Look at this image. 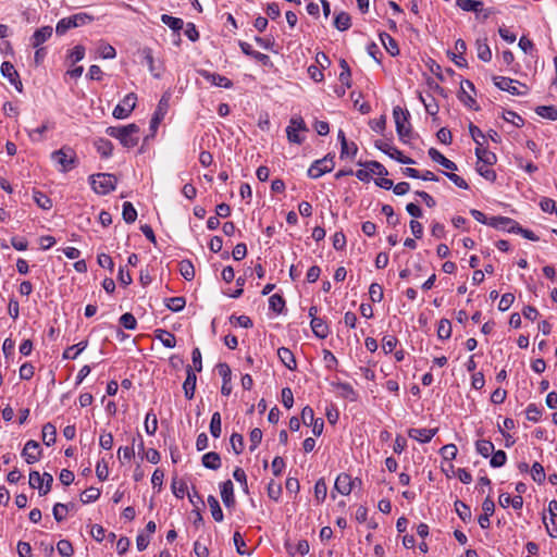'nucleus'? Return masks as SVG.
Wrapping results in <instances>:
<instances>
[{
  "label": "nucleus",
  "mask_w": 557,
  "mask_h": 557,
  "mask_svg": "<svg viewBox=\"0 0 557 557\" xmlns=\"http://www.w3.org/2000/svg\"><path fill=\"white\" fill-rule=\"evenodd\" d=\"M106 133L110 137L119 139L126 148H133L139 141V127L134 123L126 126H110L107 128Z\"/></svg>",
  "instance_id": "obj_1"
},
{
  "label": "nucleus",
  "mask_w": 557,
  "mask_h": 557,
  "mask_svg": "<svg viewBox=\"0 0 557 557\" xmlns=\"http://www.w3.org/2000/svg\"><path fill=\"white\" fill-rule=\"evenodd\" d=\"M393 116L396 124V131L399 139L404 143H408L411 138V127L409 123V112L403 110L400 107H395L393 110Z\"/></svg>",
  "instance_id": "obj_2"
},
{
  "label": "nucleus",
  "mask_w": 557,
  "mask_h": 557,
  "mask_svg": "<svg viewBox=\"0 0 557 557\" xmlns=\"http://www.w3.org/2000/svg\"><path fill=\"white\" fill-rule=\"evenodd\" d=\"M51 159L61 166L62 172H69L77 164L76 152L69 146H63L61 149L53 151Z\"/></svg>",
  "instance_id": "obj_3"
},
{
  "label": "nucleus",
  "mask_w": 557,
  "mask_h": 557,
  "mask_svg": "<svg viewBox=\"0 0 557 557\" xmlns=\"http://www.w3.org/2000/svg\"><path fill=\"white\" fill-rule=\"evenodd\" d=\"M90 185L95 193L107 195L115 189L116 178L113 174L98 173L90 176Z\"/></svg>",
  "instance_id": "obj_4"
},
{
  "label": "nucleus",
  "mask_w": 557,
  "mask_h": 557,
  "mask_svg": "<svg viewBox=\"0 0 557 557\" xmlns=\"http://www.w3.org/2000/svg\"><path fill=\"white\" fill-rule=\"evenodd\" d=\"M494 84L500 89L508 91L511 95H524L527 92V86L520 84L518 81L505 77V76H494Z\"/></svg>",
  "instance_id": "obj_5"
},
{
  "label": "nucleus",
  "mask_w": 557,
  "mask_h": 557,
  "mask_svg": "<svg viewBox=\"0 0 557 557\" xmlns=\"http://www.w3.org/2000/svg\"><path fill=\"white\" fill-rule=\"evenodd\" d=\"M137 96L134 92H129L124 97L122 103L117 104L113 110V116L115 119H126L136 107Z\"/></svg>",
  "instance_id": "obj_6"
},
{
  "label": "nucleus",
  "mask_w": 557,
  "mask_h": 557,
  "mask_svg": "<svg viewBox=\"0 0 557 557\" xmlns=\"http://www.w3.org/2000/svg\"><path fill=\"white\" fill-rule=\"evenodd\" d=\"M468 90H471V91H475L474 89V85L472 82L468 81V79H465L460 83V90L458 92V99L469 109H472V110H479V107L476 104V101L475 99L470 95V92Z\"/></svg>",
  "instance_id": "obj_7"
},
{
  "label": "nucleus",
  "mask_w": 557,
  "mask_h": 557,
  "mask_svg": "<svg viewBox=\"0 0 557 557\" xmlns=\"http://www.w3.org/2000/svg\"><path fill=\"white\" fill-rule=\"evenodd\" d=\"M334 168L333 158L329 156L321 160H317L308 170V175L312 178H318L326 172L332 171Z\"/></svg>",
  "instance_id": "obj_8"
},
{
  "label": "nucleus",
  "mask_w": 557,
  "mask_h": 557,
  "mask_svg": "<svg viewBox=\"0 0 557 557\" xmlns=\"http://www.w3.org/2000/svg\"><path fill=\"white\" fill-rule=\"evenodd\" d=\"M22 456L25 458V461L28 465L37 462L41 457V448L39 443L34 440H29L22 450Z\"/></svg>",
  "instance_id": "obj_9"
},
{
  "label": "nucleus",
  "mask_w": 557,
  "mask_h": 557,
  "mask_svg": "<svg viewBox=\"0 0 557 557\" xmlns=\"http://www.w3.org/2000/svg\"><path fill=\"white\" fill-rule=\"evenodd\" d=\"M488 225L496 228L513 233L518 228V222L507 216H492L488 220Z\"/></svg>",
  "instance_id": "obj_10"
},
{
  "label": "nucleus",
  "mask_w": 557,
  "mask_h": 557,
  "mask_svg": "<svg viewBox=\"0 0 557 557\" xmlns=\"http://www.w3.org/2000/svg\"><path fill=\"white\" fill-rule=\"evenodd\" d=\"M216 369H218V372L221 375L222 381H223L222 387H221V393L224 396H228L232 393V385H231L232 371H231V368H230V366L227 363L220 362V363H218Z\"/></svg>",
  "instance_id": "obj_11"
},
{
  "label": "nucleus",
  "mask_w": 557,
  "mask_h": 557,
  "mask_svg": "<svg viewBox=\"0 0 557 557\" xmlns=\"http://www.w3.org/2000/svg\"><path fill=\"white\" fill-rule=\"evenodd\" d=\"M198 74L209 81L212 85L224 87V88H232L233 83L227 77L220 75L218 73H211L207 70H198Z\"/></svg>",
  "instance_id": "obj_12"
},
{
  "label": "nucleus",
  "mask_w": 557,
  "mask_h": 557,
  "mask_svg": "<svg viewBox=\"0 0 557 557\" xmlns=\"http://www.w3.org/2000/svg\"><path fill=\"white\" fill-rule=\"evenodd\" d=\"M196 383H197L196 372L193 370V368L190 366H188L186 369V379L183 383V389H184L185 397L189 400L193 399L195 396Z\"/></svg>",
  "instance_id": "obj_13"
},
{
  "label": "nucleus",
  "mask_w": 557,
  "mask_h": 557,
  "mask_svg": "<svg viewBox=\"0 0 557 557\" xmlns=\"http://www.w3.org/2000/svg\"><path fill=\"white\" fill-rule=\"evenodd\" d=\"M1 73L10 81L12 85L15 86L18 91H22V83L20 81L18 73L15 71L11 62L4 61L1 64Z\"/></svg>",
  "instance_id": "obj_14"
},
{
  "label": "nucleus",
  "mask_w": 557,
  "mask_h": 557,
  "mask_svg": "<svg viewBox=\"0 0 557 557\" xmlns=\"http://www.w3.org/2000/svg\"><path fill=\"white\" fill-rule=\"evenodd\" d=\"M221 498L223 504L227 508H234L236 500L234 497V485L231 480H227L221 484Z\"/></svg>",
  "instance_id": "obj_15"
},
{
  "label": "nucleus",
  "mask_w": 557,
  "mask_h": 557,
  "mask_svg": "<svg viewBox=\"0 0 557 557\" xmlns=\"http://www.w3.org/2000/svg\"><path fill=\"white\" fill-rule=\"evenodd\" d=\"M337 494L339 496L345 497L348 495V474L341 473L334 483V488L331 492V497L333 500H336Z\"/></svg>",
  "instance_id": "obj_16"
},
{
  "label": "nucleus",
  "mask_w": 557,
  "mask_h": 557,
  "mask_svg": "<svg viewBox=\"0 0 557 557\" xmlns=\"http://www.w3.org/2000/svg\"><path fill=\"white\" fill-rule=\"evenodd\" d=\"M436 432L437 429H410L408 435L420 443H429Z\"/></svg>",
  "instance_id": "obj_17"
},
{
  "label": "nucleus",
  "mask_w": 557,
  "mask_h": 557,
  "mask_svg": "<svg viewBox=\"0 0 557 557\" xmlns=\"http://www.w3.org/2000/svg\"><path fill=\"white\" fill-rule=\"evenodd\" d=\"M52 32L53 29L51 26H42L41 28H38L30 38L32 46L34 48H38L52 36Z\"/></svg>",
  "instance_id": "obj_18"
},
{
  "label": "nucleus",
  "mask_w": 557,
  "mask_h": 557,
  "mask_svg": "<svg viewBox=\"0 0 557 557\" xmlns=\"http://www.w3.org/2000/svg\"><path fill=\"white\" fill-rule=\"evenodd\" d=\"M429 157L432 161L440 163L442 166L449 171H456L457 165L451 160L447 159L444 154H442L437 149L431 148L429 149Z\"/></svg>",
  "instance_id": "obj_19"
},
{
  "label": "nucleus",
  "mask_w": 557,
  "mask_h": 557,
  "mask_svg": "<svg viewBox=\"0 0 557 557\" xmlns=\"http://www.w3.org/2000/svg\"><path fill=\"white\" fill-rule=\"evenodd\" d=\"M475 156L479 160L478 163L480 164L493 165L497 161L496 154L484 148L482 145L475 148Z\"/></svg>",
  "instance_id": "obj_20"
},
{
  "label": "nucleus",
  "mask_w": 557,
  "mask_h": 557,
  "mask_svg": "<svg viewBox=\"0 0 557 557\" xmlns=\"http://www.w3.org/2000/svg\"><path fill=\"white\" fill-rule=\"evenodd\" d=\"M277 356L282 363L289 370H295L297 367L294 354L286 347L277 349Z\"/></svg>",
  "instance_id": "obj_21"
},
{
  "label": "nucleus",
  "mask_w": 557,
  "mask_h": 557,
  "mask_svg": "<svg viewBox=\"0 0 557 557\" xmlns=\"http://www.w3.org/2000/svg\"><path fill=\"white\" fill-rule=\"evenodd\" d=\"M380 39L385 47L386 51L392 55L396 57L399 54V47L397 41L387 33L380 34Z\"/></svg>",
  "instance_id": "obj_22"
},
{
  "label": "nucleus",
  "mask_w": 557,
  "mask_h": 557,
  "mask_svg": "<svg viewBox=\"0 0 557 557\" xmlns=\"http://www.w3.org/2000/svg\"><path fill=\"white\" fill-rule=\"evenodd\" d=\"M201 461L206 468L211 470H218L221 467V457L215 451L205 454Z\"/></svg>",
  "instance_id": "obj_23"
},
{
  "label": "nucleus",
  "mask_w": 557,
  "mask_h": 557,
  "mask_svg": "<svg viewBox=\"0 0 557 557\" xmlns=\"http://www.w3.org/2000/svg\"><path fill=\"white\" fill-rule=\"evenodd\" d=\"M311 329L312 332L320 338H325L329 334V327L327 324L320 318L313 317L311 319Z\"/></svg>",
  "instance_id": "obj_24"
},
{
  "label": "nucleus",
  "mask_w": 557,
  "mask_h": 557,
  "mask_svg": "<svg viewBox=\"0 0 557 557\" xmlns=\"http://www.w3.org/2000/svg\"><path fill=\"white\" fill-rule=\"evenodd\" d=\"M156 338L160 339V342L168 348H174L176 345V337L169 331L165 330H156L154 331Z\"/></svg>",
  "instance_id": "obj_25"
},
{
  "label": "nucleus",
  "mask_w": 557,
  "mask_h": 557,
  "mask_svg": "<svg viewBox=\"0 0 557 557\" xmlns=\"http://www.w3.org/2000/svg\"><path fill=\"white\" fill-rule=\"evenodd\" d=\"M57 440V429L55 426L47 422L42 426V441L47 446H51L55 443Z\"/></svg>",
  "instance_id": "obj_26"
},
{
  "label": "nucleus",
  "mask_w": 557,
  "mask_h": 557,
  "mask_svg": "<svg viewBox=\"0 0 557 557\" xmlns=\"http://www.w3.org/2000/svg\"><path fill=\"white\" fill-rule=\"evenodd\" d=\"M375 147L394 160L401 157V151L387 141L377 140Z\"/></svg>",
  "instance_id": "obj_27"
},
{
  "label": "nucleus",
  "mask_w": 557,
  "mask_h": 557,
  "mask_svg": "<svg viewBox=\"0 0 557 557\" xmlns=\"http://www.w3.org/2000/svg\"><path fill=\"white\" fill-rule=\"evenodd\" d=\"M88 346L87 341L79 342L76 345H73L71 347H67L63 352V359H76L77 356L86 349Z\"/></svg>",
  "instance_id": "obj_28"
},
{
  "label": "nucleus",
  "mask_w": 557,
  "mask_h": 557,
  "mask_svg": "<svg viewBox=\"0 0 557 557\" xmlns=\"http://www.w3.org/2000/svg\"><path fill=\"white\" fill-rule=\"evenodd\" d=\"M476 52H478V58L484 62H488L491 61L492 59V51L488 47V45L486 44V39H478L476 40Z\"/></svg>",
  "instance_id": "obj_29"
},
{
  "label": "nucleus",
  "mask_w": 557,
  "mask_h": 557,
  "mask_svg": "<svg viewBox=\"0 0 557 557\" xmlns=\"http://www.w3.org/2000/svg\"><path fill=\"white\" fill-rule=\"evenodd\" d=\"M208 505L210 507L212 518L216 522H221L223 520V518H224L223 511L221 509V506H220L218 499L213 495H210L208 497Z\"/></svg>",
  "instance_id": "obj_30"
},
{
  "label": "nucleus",
  "mask_w": 557,
  "mask_h": 557,
  "mask_svg": "<svg viewBox=\"0 0 557 557\" xmlns=\"http://www.w3.org/2000/svg\"><path fill=\"white\" fill-rule=\"evenodd\" d=\"M457 5L467 12H480L483 8V2L478 0H457Z\"/></svg>",
  "instance_id": "obj_31"
},
{
  "label": "nucleus",
  "mask_w": 557,
  "mask_h": 557,
  "mask_svg": "<svg viewBox=\"0 0 557 557\" xmlns=\"http://www.w3.org/2000/svg\"><path fill=\"white\" fill-rule=\"evenodd\" d=\"M178 270L181 275L187 281H191L195 277V268L189 260H182L178 263Z\"/></svg>",
  "instance_id": "obj_32"
},
{
  "label": "nucleus",
  "mask_w": 557,
  "mask_h": 557,
  "mask_svg": "<svg viewBox=\"0 0 557 557\" xmlns=\"http://www.w3.org/2000/svg\"><path fill=\"white\" fill-rule=\"evenodd\" d=\"M535 112L541 117L556 121L557 120V109L554 106H539L535 109Z\"/></svg>",
  "instance_id": "obj_33"
},
{
  "label": "nucleus",
  "mask_w": 557,
  "mask_h": 557,
  "mask_svg": "<svg viewBox=\"0 0 557 557\" xmlns=\"http://www.w3.org/2000/svg\"><path fill=\"white\" fill-rule=\"evenodd\" d=\"M478 454L482 457L487 458L494 451V444L487 440H480L475 443Z\"/></svg>",
  "instance_id": "obj_34"
},
{
  "label": "nucleus",
  "mask_w": 557,
  "mask_h": 557,
  "mask_svg": "<svg viewBox=\"0 0 557 557\" xmlns=\"http://www.w3.org/2000/svg\"><path fill=\"white\" fill-rule=\"evenodd\" d=\"M97 151L104 158H108L112 154L113 145L110 140L104 138H99L96 143Z\"/></svg>",
  "instance_id": "obj_35"
},
{
  "label": "nucleus",
  "mask_w": 557,
  "mask_h": 557,
  "mask_svg": "<svg viewBox=\"0 0 557 557\" xmlns=\"http://www.w3.org/2000/svg\"><path fill=\"white\" fill-rule=\"evenodd\" d=\"M122 215H123V220L131 224V223H134L137 219V211L136 209L134 208V206L128 202V201H125L123 203V211H122Z\"/></svg>",
  "instance_id": "obj_36"
},
{
  "label": "nucleus",
  "mask_w": 557,
  "mask_h": 557,
  "mask_svg": "<svg viewBox=\"0 0 557 557\" xmlns=\"http://www.w3.org/2000/svg\"><path fill=\"white\" fill-rule=\"evenodd\" d=\"M163 103H166V100L164 97H162V99L160 100L159 110L156 111V113L153 114V116L150 121L151 137L154 136V134L159 127V124L161 123V120L163 119L164 113L161 112V106Z\"/></svg>",
  "instance_id": "obj_37"
},
{
  "label": "nucleus",
  "mask_w": 557,
  "mask_h": 557,
  "mask_svg": "<svg viewBox=\"0 0 557 557\" xmlns=\"http://www.w3.org/2000/svg\"><path fill=\"white\" fill-rule=\"evenodd\" d=\"M33 198L39 208L44 210H49L52 208V200L44 193L35 190Z\"/></svg>",
  "instance_id": "obj_38"
},
{
  "label": "nucleus",
  "mask_w": 557,
  "mask_h": 557,
  "mask_svg": "<svg viewBox=\"0 0 557 557\" xmlns=\"http://www.w3.org/2000/svg\"><path fill=\"white\" fill-rule=\"evenodd\" d=\"M161 21L165 25H168L174 32H178L183 28L184 22L180 17H174L168 14L161 15Z\"/></svg>",
  "instance_id": "obj_39"
},
{
  "label": "nucleus",
  "mask_w": 557,
  "mask_h": 557,
  "mask_svg": "<svg viewBox=\"0 0 557 557\" xmlns=\"http://www.w3.org/2000/svg\"><path fill=\"white\" fill-rule=\"evenodd\" d=\"M75 22L72 16L61 18L55 27V33L60 36L64 35L69 29L75 28Z\"/></svg>",
  "instance_id": "obj_40"
},
{
  "label": "nucleus",
  "mask_w": 557,
  "mask_h": 557,
  "mask_svg": "<svg viewBox=\"0 0 557 557\" xmlns=\"http://www.w3.org/2000/svg\"><path fill=\"white\" fill-rule=\"evenodd\" d=\"M145 430L147 434L154 435L158 430V419L154 413L151 411L146 414L145 419Z\"/></svg>",
  "instance_id": "obj_41"
},
{
  "label": "nucleus",
  "mask_w": 557,
  "mask_h": 557,
  "mask_svg": "<svg viewBox=\"0 0 557 557\" xmlns=\"http://www.w3.org/2000/svg\"><path fill=\"white\" fill-rule=\"evenodd\" d=\"M419 99L420 101L423 103L424 108H425V111L434 116L437 114L438 112V104L437 102L435 101V99L433 97H429V99L424 98L421 94L419 95Z\"/></svg>",
  "instance_id": "obj_42"
},
{
  "label": "nucleus",
  "mask_w": 557,
  "mask_h": 557,
  "mask_svg": "<svg viewBox=\"0 0 557 557\" xmlns=\"http://www.w3.org/2000/svg\"><path fill=\"white\" fill-rule=\"evenodd\" d=\"M100 494L101 493L99 488L91 486L81 494V500L84 504H88L97 500L100 497Z\"/></svg>",
  "instance_id": "obj_43"
},
{
  "label": "nucleus",
  "mask_w": 557,
  "mask_h": 557,
  "mask_svg": "<svg viewBox=\"0 0 557 557\" xmlns=\"http://www.w3.org/2000/svg\"><path fill=\"white\" fill-rule=\"evenodd\" d=\"M437 336L441 339H448L451 336V324L449 320L442 319L437 327Z\"/></svg>",
  "instance_id": "obj_44"
},
{
  "label": "nucleus",
  "mask_w": 557,
  "mask_h": 557,
  "mask_svg": "<svg viewBox=\"0 0 557 557\" xmlns=\"http://www.w3.org/2000/svg\"><path fill=\"white\" fill-rule=\"evenodd\" d=\"M221 414L220 412H214L210 421V433L213 437L218 438L221 436Z\"/></svg>",
  "instance_id": "obj_45"
},
{
  "label": "nucleus",
  "mask_w": 557,
  "mask_h": 557,
  "mask_svg": "<svg viewBox=\"0 0 557 557\" xmlns=\"http://www.w3.org/2000/svg\"><path fill=\"white\" fill-rule=\"evenodd\" d=\"M531 476L539 484H542L545 481V479H546L545 470L540 462H534L532 465Z\"/></svg>",
  "instance_id": "obj_46"
},
{
  "label": "nucleus",
  "mask_w": 557,
  "mask_h": 557,
  "mask_svg": "<svg viewBox=\"0 0 557 557\" xmlns=\"http://www.w3.org/2000/svg\"><path fill=\"white\" fill-rule=\"evenodd\" d=\"M269 307L274 312L281 313L285 307V300L281 295L274 294L269 299Z\"/></svg>",
  "instance_id": "obj_47"
},
{
  "label": "nucleus",
  "mask_w": 557,
  "mask_h": 557,
  "mask_svg": "<svg viewBox=\"0 0 557 557\" xmlns=\"http://www.w3.org/2000/svg\"><path fill=\"white\" fill-rule=\"evenodd\" d=\"M456 512L459 516V518L467 522L471 519V510L470 507L467 506L465 503L457 500L455 503Z\"/></svg>",
  "instance_id": "obj_48"
},
{
  "label": "nucleus",
  "mask_w": 557,
  "mask_h": 557,
  "mask_svg": "<svg viewBox=\"0 0 557 557\" xmlns=\"http://www.w3.org/2000/svg\"><path fill=\"white\" fill-rule=\"evenodd\" d=\"M171 488H172L173 494L177 498H184L186 491H187L186 483L184 481H178L176 476L173 478V480H172Z\"/></svg>",
  "instance_id": "obj_49"
},
{
  "label": "nucleus",
  "mask_w": 557,
  "mask_h": 557,
  "mask_svg": "<svg viewBox=\"0 0 557 557\" xmlns=\"http://www.w3.org/2000/svg\"><path fill=\"white\" fill-rule=\"evenodd\" d=\"M327 495V486L324 479L317 481L314 485V497L318 502H323Z\"/></svg>",
  "instance_id": "obj_50"
},
{
  "label": "nucleus",
  "mask_w": 557,
  "mask_h": 557,
  "mask_svg": "<svg viewBox=\"0 0 557 557\" xmlns=\"http://www.w3.org/2000/svg\"><path fill=\"white\" fill-rule=\"evenodd\" d=\"M57 549L62 557H71L74 553L73 545L67 540H60L57 544Z\"/></svg>",
  "instance_id": "obj_51"
},
{
  "label": "nucleus",
  "mask_w": 557,
  "mask_h": 557,
  "mask_svg": "<svg viewBox=\"0 0 557 557\" xmlns=\"http://www.w3.org/2000/svg\"><path fill=\"white\" fill-rule=\"evenodd\" d=\"M185 305L186 300L184 297H172L166 299V307L173 312L183 310Z\"/></svg>",
  "instance_id": "obj_52"
},
{
  "label": "nucleus",
  "mask_w": 557,
  "mask_h": 557,
  "mask_svg": "<svg viewBox=\"0 0 557 557\" xmlns=\"http://www.w3.org/2000/svg\"><path fill=\"white\" fill-rule=\"evenodd\" d=\"M52 512L55 521L62 522L65 519L66 513L69 512V505L57 503L53 506Z\"/></svg>",
  "instance_id": "obj_53"
},
{
  "label": "nucleus",
  "mask_w": 557,
  "mask_h": 557,
  "mask_svg": "<svg viewBox=\"0 0 557 557\" xmlns=\"http://www.w3.org/2000/svg\"><path fill=\"white\" fill-rule=\"evenodd\" d=\"M476 172L484 177L485 180L490 182H494L496 180V173L493 169H491V165L485 164H476Z\"/></svg>",
  "instance_id": "obj_54"
},
{
  "label": "nucleus",
  "mask_w": 557,
  "mask_h": 557,
  "mask_svg": "<svg viewBox=\"0 0 557 557\" xmlns=\"http://www.w3.org/2000/svg\"><path fill=\"white\" fill-rule=\"evenodd\" d=\"M230 443H231L233 451L236 455H240L243 453V450H244V438H243V436L240 434L233 433L231 438H230Z\"/></svg>",
  "instance_id": "obj_55"
},
{
  "label": "nucleus",
  "mask_w": 557,
  "mask_h": 557,
  "mask_svg": "<svg viewBox=\"0 0 557 557\" xmlns=\"http://www.w3.org/2000/svg\"><path fill=\"white\" fill-rule=\"evenodd\" d=\"M98 53L103 59H113L116 55L114 47L107 42H101L98 47Z\"/></svg>",
  "instance_id": "obj_56"
},
{
  "label": "nucleus",
  "mask_w": 557,
  "mask_h": 557,
  "mask_svg": "<svg viewBox=\"0 0 557 557\" xmlns=\"http://www.w3.org/2000/svg\"><path fill=\"white\" fill-rule=\"evenodd\" d=\"M398 339L394 335H385L382 339V349L385 354H391L397 346Z\"/></svg>",
  "instance_id": "obj_57"
},
{
  "label": "nucleus",
  "mask_w": 557,
  "mask_h": 557,
  "mask_svg": "<svg viewBox=\"0 0 557 557\" xmlns=\"http://www.w3.org/2000/svg\"><path fill=\"white\" fill-rule=\"evenodd\" d=\"M492 454L493 456L491 458L490 465L493 468H499L506 463L507 455L504 450L493 451Z\"/></svg>",
  "instance_id": "obj_58"
},
{
  "label": "nucleus",
  "mask_w": 557,
  "mask_h": 557,
  "mask_svg": "<svg viewBox=\"0 0 557 557\" xmlns=\"http://www.w3.org/2000/svg\"><path fill=\"white\" fill-rule=\"evenodd\" d=\"M525 413L529 421L537 422L542 416V409L535 404H529Z\"/></svg>",
  "instance_id": "obj_59"
},
{
  "label": "nucleus",
  "mask_w": 557,
  "mask_h": 557,
  "mask_svg": "<svg viewBox=\"0 0 557 557\" xmlns=\"http://www.w3.org/2000/svg\"><path fill=\"white\" fill-rule=\"evenodd\" d=\"M369 296L373 302H380L383 299V288L377 283H372L369 287Z\"/></svg>",
  "instance_id": "obj_60"
},
{
  "label": "nucleus",
  "mask_w": 557,
  "mask_h": 557,
  "mask_svg": "<svg viewBox=\"0 0 557 557\" xmlns=\"http://www.w3.org/2000/svg\"><path fill=\"white\" fill-rule=\"evenodd\" d=\"M503 117L506 122H509L517 127H522L524 125V120L513 111H506L503 114Z\"/></svg>",
  "instance_id": "obj_61"
},
{
  "label": "nucleus",
  "mask_w": 557,
  "mask_h": 557,
  "mask_svg": "<svg viewBox=\"0 0 557 557\" xmlns=\"http://www.w3.org/2000/svg\"><path fill=\"white\" fill-rule=\"evenodd\" d=\"M367 169H369L371 176L372 175H377V176L387 175V170L385 169V166L376 161L368 162Z\"/></svg>",
  "instance_id": "obj_62"
},
{
  "label": "nucleus",
  "mask_w": 557,
  "mask_h": 557,
  "mask_svg": "<svg viewBox=\"0 0 557 557\" xmlns=\"http://www.w3.org/2000/svg\"><path fill=\"white\" fill-rule=\"evenodd\" d=\"M281 494H282L281 484L271 480L268 484V496L273 500H277L280 498Z\"/></svg>",
  "instance_id": "obj_63"
},
{
  "label": "nucleus",
  "mask_w": 557,
  "mask_h": 557,
  "mask_svg": "<svg viewBox=\"0 0 557 557\" xmlns=\"http://www.w3.org/2000/svg\"><path fill=\"white\" fill-rule=\"evenodd\" d=\"M457 446L455 444H447L441 448V455L445 460H453L457 456Z\"/></svg>",
  "instance_id": "obj_64"
}]
</instances>
